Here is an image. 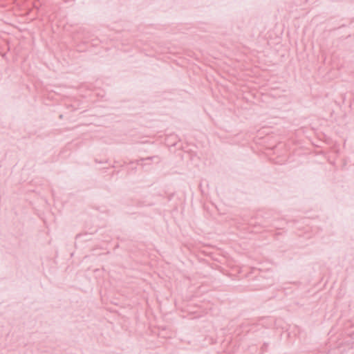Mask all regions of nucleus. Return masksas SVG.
<instances>
[{
    "label": "nucleus",
    "mask_w": 354,
    "mask_h": 354,
    "mask_svg": "<svg viewBox=\"0 0 354 354\" xmlns=\"http://www.w3.org/2000/svg\"><path fill=\"white\" fill-rule=\"evenodd\" d=\"M153 157H147V158H142L140 160H151Z\"/></svg>",
    "instance_id": "1"
}]
</instances>
